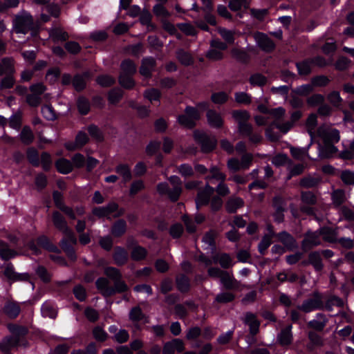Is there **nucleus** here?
Wrapping results in <instances>:
<instances>
[{
    "instance_id": "24",
    "label": "nucleus",
    "mask_w": 354,
    "mask_h": 354,
    "mask_svg": "<svg viewBox=\"0 0 354 354\" xmlns=\"http://www.w3.org/2000/svg\"><path fill=\"white\" fill-rule=\"evenodd\" d=\"M129 319L133 322H139L143 321L144 323H149V319L142 311L139 306L133 307L131 309L129 314Z\"/></svg>"
},
{
    "instance_id": "15",
    "label": "nucleus",
    "mask_w": 354,
    "mask_h": 354,
    "mask_svg": "<svg viewBox=\"0 0 354 354\" xmlns=\"http://www.w3.org/2000/svg\"><path fill=\"white\" fill-rule=\"evenodd\" d=\"M244 322L250 327V333L252 335H255L259 330L260 323L257 320L254 314L247 313L245 315Z\"/></svg>"
},
{
    "instance_id": "19",
    "label": "nucleus",
    "mask_w": 354,
    "mask_h": 354,
    "mask_svg": "<svg viewBox=\"0 0 354 354\" xmlns=\"http://www.w3.org/2000/svg\"><path fill=\"white\" fill-rule=\"evenodd\" d=\"M279 240L290 250L297 247L296 240L289 233L283 231L277 234Z\"/></svg>"
},
{
    "instance_id": "38",
    "label": "nucleus",
    "mask_w": 354,
    "mask_h": 354,
    "mask_svg": "<svg viewBox=\"0 0 354 354\" xmlns=\"http://www.w3.org/2000/svg\"><path fill=\"white\" fill-rule=\"evenodd\" d=\"M127 230L126 221L123 219L117 221L111 228V233L113 236L119 237L122 236Z\"/></svg>"
},
{
    "instance_id": "57",
    "label": "nucleus",
    "mask_w": 354,
    "mask_h": 354,
    "mask_svg": "<svg viewBox=\"0 0 354 354\" xmlns=\"http://www.w3.org/2000/svg\"><path fill=\"white\" fill-rule=\"evenodd\" d=\"M272 243L271 236L265 235L263 236L261 241L259 243L258 250L261 254L263 255L266 250L270 247Z\"/></svg>"
},
{
    "instance_id": "55",
    "label": "nucleus",
    "mask_w": 354,
    "mask_h": 354,
    "mask_svg": "<svg viewBox=\"0 0 354 354\" xmlns=\"http://www.w3.org/2000/svg\"><path fill=\"white\" fill-rule=\"evenodd\" d=\"M177 26L183 32L187 35L194 36L197 33L194 26L189 23L178 24Z\"/></svg>"
},
{
    "instance_id": "23",
    "label": "nucleus",
    "mask_w": 354,
    "mask_h": 354,
    "mask_svg": "<svg viewBox=\"0 0 354 354\" xmlns=\"http://www.w3.org/2000/svg\"><path fill=\"white\" fill-rule=\"evenodd\" d=\"M337 151L333 143L324 142V145L319 147V156L322 158L332 157Z\"/></svg>"
},
{
    "instance_id": "44",
    "label": "nucleus",
    "mask_w": 354,
    "mask_h": 354,
    "mask_svg": "<svg viewBox=\"0 0 354 354\" xmlns=\"http://www.w3.org/2000/svg\"><path fill=\"white\" fill-rule=\"evenodd\" d=\"M232 115L239 125L247 122L250 118V114L246 111H234Z\"/></svg>"
},
{
    "instance_id": "2",
    "label": "nucleus",
    "mask_w": 354,
    "mask_h": 354,
    "mask_svg": "<svg viewBox=\"0 0 354 354\" xmlns=\"http://www.w3.org/2000/svg\"><path fill=\"white\" fill-rule=\"evenodd\" d=\"M169 180L172 185V189L169 187L167 183H160L157 185V191L160 195L167 194L171 201L175 202L178 201L181 194L182 182L177 176H171Z\"/></svg>"
},
{
    "instance_id": "46",
    "label": "nucleus",
    "mask_w": 354,
    "mask_h": 354,
    "mask_svg": "<svg viewBox=\"0 0 354 354\" xmlns=\"http://www.w3.org/2000/svg\"><path fill=\"white\" fill-rule=\"evenodd\" d=\"M79 112L82 115H86L90 111V102L84 97H80L77 101Z\"/></svg>"
},
{
    "instance_id": "14",
    "label": "nucleus",
    "mask_w": 354,
    "mask_h": 354,
    "mask_svg": "<svg viewBox=\"0 0 354 354\" xmlns=\"http://www.w3.org/2000/svg\"><path fill=\"white\" fill-rule=\"evenodd\" d=\"M96 287L100 292L105 297L114 295L113 287L110 286L109 280L104 277L97 279Z\"/></svg>"
},
{
    "instance_id": "63",
    "label": "nucleus",
    "mask_w": 354,
    "mask_h": 354,
    "mask_svg": "<svg viewBox=\"0 0 354 354\" xmlns=\"http://www.w3.org/2000/svg\"><path fill=\"white\" fill-rule=\"evenodd\" d=\"M267 82V79L262 75L257 73L251 75L250 82L254 86H263Z\"/></svg>"
},
{
    "instance_id": "36",
    "label": "nucleus",
    "mask_w": 354,
    "mask_h": 354,
    "mask_svg": "<svg viewBox=\"0 0 354 354\" xmlns=\"http://www.w3.org/2000/svg\"><path fill=\"white\" fill-rule=\"evenodd\" d=\"M55 165L58 171L64 174L70 173L73 169L72 162L65 158L58 160Z\"/></svg>"
},
{
    "instance_id": "61",
    "label": "nucleus",
    "mask_w": 354,
    "mask_h": 354,
    "mask_svg": "<svg viewBox=\"0 0 354 354\" xmlns=\"http://www.w3.org/2000/svg\"><path fill=\"white\" fill-rule=\"evenodd\" d=\"M93 335L94 338L99 342L105 341L108 336L106 332L100 326H96L93 328Z\"/></svg>"
},
{
    "instance_id": "1",
    "label": "nucleus",
    "mask_w": 354,
    "mask_h": 354,
    "mask_svg": "<svg viewBox=\"0 0 354 354\" xmlns=\"http://www.w3.org/2000/svg\"><path fill=\"white\" fill-rule=\"evenodd\" d=\"M286 114V110L281 106L272 109L270 111V115L274 118L272 124L283 134L287 133L295 125V124L301 118V112L300 111H295L291 113L290 120H283V117Z\"/></svg>"
},
{
    "instance_id": "30",
    "label": "nucleus",
    "mask_w": 354,
    "mask_h": 354,
    "mask_svg": "<svg viewBox=\"0 0 354 354\" xmlns=\"http://www.w3.org/2000/svg\"><path fill=\"white\" fill-rule=\"evenodd\" d=\"M113 259L117 265H124L128 260V252L122 247H116L113 253Z\"/></svg>"
},
{
    "instance_id": "27",
    "label": "nucleus",
    "mask_w": 354,
    "mask_h": 354,
    "mask_svg": "<svg viewBox=\"0 0 354 354\" xmlns=\"http://www.w3.org/2000/svg\"><path fill=\"white\" fill-rule=\"evenodd\" d=\"M308 262L316 271H321L324 268L322 255L319 251L312 252L308 255Z\"/></svg>"
},
{
    "instance_id": "3",
    "label": "nucleus",
    "mask_w": 354,
    "mask_h": 354,
    "mask_svg": "<svg viewBox=\"0 0 354 354\" xmlns=\"http://www.w3.org/2000/svg\"><path fill=\"white\" fill-rule=\"evenodd\" d=\"M33 19L32 15L26 11L22 10L13 21V29L16 33L26 34L32 28Z\"/></svg>"
},
{
    "instance_id": "58",
    "label": "nucleus",
    "mask_w": 354,
    "mask_h": 354,
    "mask_svg": "<svg viewBox=\"0 0 354 354\" xmlns=\"http://www.w3.org/2000/svg\"><path fill=\"white\" fill-rule=\"evenodd\" d=\"M218 32L223 39L229 44H232L234 41V32L224 28H219Z\"/></svg>"
},
{
    "instance_id": "7",
    "label": "nucleus",
    "mask_w": 354,
    "mask_h": 354,
    "mask_svg": "<svg viewBox=\"0 0 354 354\" xmlns=\"http://www.w3.org/2000/svg\"><path fill=\"white\" fill-rule=\"evenodd\" d=\"M323 307L324 303L321 295L318 292H315L313 297L304 301L299 308L305 313H310L315 310L322 309Z\"/></svg>"
},
{
    "instance_id": "53",
    "label": "nucleus",
    "mask_w": 354,
    "mask_h": 354,
    "mask_svg": "<svg viewBox=\"0 0 354 354\" xmlns=\"http://www.w3.org/2000/svg\"><path fill=\"white\" fill-rule=\"evenodd\" d=\"M160 22L165 30L168 32L171 35H176L178 39L180 38V35L178 32L176 28L173 24L168 21V19H164Z\"/></svg>"
},
{
    "instance_id": "18",
    "label": "nucleus",
    "mask_w": 354,
    "mask_h": 354,
    "mask_svg": "<svg viewBox=\"0 0 354 354\" xmlns=\"http://www.w3.org/2000/svg\"><path fill=\"white\" fill-rule=\"evenodd\" d=\"M20 340L18 336H10L3 339L0 344V348L3 353H8L12 348L19 344Z\"/></svg>"
},
{
    "instance_id": "33",
    "label": "nucleus",
    "mask_w": 354,
    "mask_h": 354,
    "mask_svg": "<svg viewBox=\"0 0 354 354\" xmlns=\"http://www.w3.org/2000/svg\"><path fill=\"white\" fill-rule=\"evenodd\" d=\"M214 263H218L223 268H228L232 266V259L231 257L226 253L216 254L213 257Z\"/></svg>"
},
{
    "instance_id": "8",
    "label": "nucleus",
    "mask_w": 354,
    "mask_h": 354,
    "mask_svg": "<svg viewBox=\"0 0 354 354\" xmlns=\"http://www.w3.org/2000/svg\"><path fill=\"white\" fill-rule=\"evenodd\" d=\"M318 135L322 138L324 142L337 143L340 139L339 131L328 127H320L318 129Z\"/></svg>"
},
{
    "instance_id": "22",
    "label": "nucleus",
    "mask_w": 354,
    "mask_h": 354,
    "mask_svg": "<svg viewBox=\"0 0 354 354\" xmlns=\"http://www.w3.org/2000/svg\"><path fill=\"white\" fill-rule=\"evenodd\" d=\"M65 236L66 237L61 241L60 245L68 258L72 261H75L77 258V256L73 245H75L77 243H71L69 241L68 236Z\"/></svg>"
},
{
    "instance_id": "48",
    "label": "nucleus",
    "mask_w": 354,
    "mask_h": 354,
    "mask_svg": "<svg viewBox=\"0 0 354 354\" xmlns=\"http://www.w3.org/2000/svg\"><path fill=\"white\" fill-rule=\"evenodd\" d=\"M27 158L28 161L35 167L39 165V158L38 151L33 147L27 150Z\"/></svg>"
},
{
    "instance_id": "26",
    "label": "nucleus",
    "mask_w": 354,
    "mask_h": 354,
    "mask_svg": "<svg viewBox=\"0 0 354 354\" xmlns=\"http://www.w3.org/2000/svg\"><path fill=\"white\" fill-rule=\"evenodd\" d=\"M273 204L276 208V212L274 214V221L277 223H281L283 220V199L279 196H276L273 199Z\"/></svg>"
},
{
    "instance_id": "43",
    "label": "nucleus",
    "mask_w": 354,
    "mask_h": 354,
    "mask_svg": "<svg viewBox=\"0 0 354 354\" xmlns=\"http://www.w3.org/2000/svg\"><path fill=\"white\" fill-rule=\"evenodd\" d=\"M41 311L43 317H44L55 318L57 315L53 305L49 302H44L42 304Z\"/></svg>"
},
{
    "instance_id": "6",
    "label": "nucleus",
    "mask_w": 354,
    "mask_h": 354,
    "mask_svg": "<svg viewBox=\"0 0 354 354\" xmlns=\"http://www.w3.org/2000/svg\"><path fill=\"white\" fill-rule=\"evenodd\" d=\"M53 221L55 226L61 230L65 235L68 236L69 241L71 243H77V239L73 232L68 228L67 223L58 212H55L53 214Z\"/></svg>"
},
{
    "instance_id": "56",
    "label": "nucleus",
    "mask_w": 354,
    "mask_h": 354,
    "mask_svg": "<svg viewBox=\"0 0 354 354\" xmlns=\"http://www.w3.org/2000/svg\"><path fill=\"white\" fill-rule=\"evenodd\" d=\"M132 75L121 73L119 77L120 84L124 88H131L134 86Z\"/></svg>"
},
{
    "instance_id": "35",
    "label": "nucleus",
    "mask_w": 354,
    "mask_h": 354,
    "mask_svg": "<svg viewBox=\"0 0 354 354\" xmlns=\"http://www.w3.org/2000/svg\"><path fill=\"white\" fill-rule=\"evenodd\" d=\"M37 243L38 245L48 251L56 253L60 252L59 248L55 245L53 244L46 236H41L38 237L37 239Z\"/></svg>"
},
{
    "instance_id": "9",
    "label": "nucleus",
    "mask_w": 354,
    "mask_h": 354,
    "mask_svg": "<svg viewBox=\"0 0 354 354\" xmlns=\"http://www.w3.org/2000/svg\"><path fill=\"white\" fill-rule=\"evenodd\" d=\"M3 274L11 283L17 281H28L30 279L28 273H19L15 272L13 265L10 263L6 266Z\"/></svg>"
},
{
    "instance_id": "25",
    "label": "nucleus",
    "mask_w": 354,
    "mask_h": 354,
    "mask_svg": "<svg viewBox=\"0 0 354 354\" xmlns=\"http://www.w3.org/2000/svg\"><path fill=\"white\" fill-rule=\"evenodd\" d=\"M210 174L207 176L205 179L207 183L209 185V183H212L214 180L220 182H225L226 176L225 174L220 171V169L216 166H212L209 169Z\"/></svg>"
},
{
    "instance_id": "28",
    "label": "nucleus",
    "mask_w": 354,
    "mask_h": 354,
    "mask_svg": "<svg viewBox=\"0 0 354 354\" xmlns=\"http://www.w3.org/2000/svg\"><path fill=\"white\" fill-rule=\"evenodd\" d=\"M88 73H84L82 75H76L72 81L73 86L77 91H82L86 84V80L89 78Z\"/></svg>"
},
{
    "instance_id": "54",
    "label": "nucleus",
    "mask_w": 354,
    "mask_h": 354,
    "mask_svg": "<svg viewBox=\"0 0 354 354\" xmlns=\"http://www.w3.org/2000/svg\"><path fill=\"white\" fill-rule=\"evenodd\" d=\"M177 58L182 64L185 66L190 65L193 62L191 55L183 50H178Z\"/></svg>"
},
{
    "instance_id": "51",
    "label": "nucleus",
    "mask_w": 354,
    "mask_h": 354,
    "mask_svg": "<svg viewBox=\"0 0 354 354\" xmlns=\"http://www.w3.org/2000/svg\"><path fill=\"white\" fill-rule=\"evenodd\" d=\"M9 330L12 334V336H18L19 339L28 333V329L22 326L11 324L8 326Z\"/></svg>"
},
{
    "instance_id": "21",
    "label": "nucleus",
    "mask_w": 354,
    "mask_h": 354,
    "mask_svg": "<svg viewBox=\"0 0 354 354\" xmlns=\"http://www.w3.org/2000/svg\"><path fill=\"white\" fill-rule=\"evenodd\" d=\"M328 322V319L326 315L322 313H317L315 319L310 321L308 324V326L316 330L321 331L326 326Z\"/></svg>"
},
{
    "instance_id": "5",
    "label": "nucleus",
    "mask_w": 354,
    "mask_h": 354,
    "mask_svg": "<svg viewBox=\"0 0 354 354\" xmlns=\"http://www.w3.org/2000/svg\"><path fill=\"white\" fill-rule=\"evenodd\" d=\"M195 140L201 146L203 152H209L214 149L217 140L214 137H210L203 131H195L194 132Z\"/></svg>"
},
{
    "instance_id": "40",
    "label": "nucleus",
    "mask_w": 354,
    "mask_h": 354,
    "mask_svg": "<svg viewBox=\"0 0 354 354\" xmlns=\"http://www.w3.org/2000/svg\"><path fill=\"white\" fill-rule=\"evenodd\" d=\"M20 140L25 145H30L34 140V134L29 127H24L20 134Z\"/></svg>"
},
{
    "instance_id": "17",
    "label": "nucleus",
    "mask_w": 354,
    "mask_h": 354,
    "mask_svg": "<svg viewBox=\"0 0 354 354\" xmlns=\"http://www.w3.org/2000/svg\"><path fill=\"white\" fill-rule=\"evenodd\" d=\"M321 235L323 239L329 243H336L337 241V229L330 227H322L319 228Z\"/></svg>"
},
{
    "instance_id": "20",
    "label": "nucleus",
    "mask_w": 354,
    "mask_h": 354,
    "mask_svg": "<svg viewBox=\"0 0 354 354\" xmlns=\"http://www.w3.org/2000/svg\"><path fill=\"white\" fill-rule=\"evenodd\" d=\"M291 330L292 325H289L286 328L281 330V331L278 334L277 340L281 345L288 346L291 344L292 341V334Z\"/></svg>"
},
{
    "instance_id": "50",
    "label": "nucleus",
    "mask_w": 354,
    "mask_h": 354,
    "mask_svg": "<svg viewBox=\"0 0 354 354\" xmlns=\"http://www.w3.org/2000/svg\"><path fill=\"white\" fill-rule=\"evenodd\" d=\"M215 233L213 231L207 232L203 237V242L206 245V249L213 250L215 247Z\"/></svg>"
},
{
    "instance_id": "34",
    "label": "nucleus",
    "mask_w": 354,
    "mask_h": 354,
    "mask_svg": "<svg viewBox=\"0 0 354 354\" xmlns=\"http://www.w3.org/2000/svg\"><path fill=\"white\" fill-rule=\"evenodd\" d=\"M244 205L243 200L240 197H232L226 203V209L229 213H234Z\"/></svg>"
},
{
    "instance_id": "13",
    "label": "nucleus",
    "mask_w": 354,
    "mask_h": 354,
    "mask_svg": "<svg viewBox=\"0 0 354 354\" xmlns=\"http://www.w3.org/2000/svg\"><path fill=\"white\" fill-rule=\"evenodd\" d=\"M206 116L208 124L211 127L219 129L223 127L224 121L219 113L214 110L209 109L207 111Z\"/></svg>"
},
{
    "instance_id": "47",
    "label": "nucleus",
    "mask_w": 354,
    "mask_h": 354,
    "mask_svg": "<svg viewBox=\"0 0 354 354\" xmlns=\"http://www.w3.org/2000/svg\"><path fill=\"white\" fill-rule=\"evenodd\" d=\"M346 199L345 192L342 189H336L332 193L333 203L335 206L341 205Z\"/></svg>"
},
{
    "instance_id": "42",
    "label": "nucleus",
    "mask_w": 354,
    "mask_h": 354,
    "mask_svg": "<svg viewBox=\"0 0 354 354\" xmlns=\"http://www.w3.org/2000/svg\"><path fill=\"white\" fill-rule=\"evenodd\" d=\"M122 73L124 74L133 75L136 72V66L134 62L129 59L122 61L120 65Z\"/></svg>"
},
{
    "instance_id": "52",
    "label": "nucleus",
    "mask_w": 354,
    "mask_h": 354,
    "mask_svg": "<svg viewBox=\"0 0 354 354\" xmlns=\"http://www.w3.org/2000/svg\"><path fill=\"white\" fill-rule=\"evenodd\" d=\"M106 211L107 212L108 216H111L113 213L115 214L113 215L114 217H118L124 214V209H118V205L114 202L109 203L106 206L104 207Z\"/></svg>"
},
{
    "instance_id": "37",
    "label": "nucleus",
    "mask_w": 354,
    "mask_h": 354,
    "mask_svg": "<svg viewBox=\"0 0 354 354\" xmlns=\"http://www.w3.org/2000/svg\"><path fill=\"white\" fill-rule=\"evenodd\" d=\"M147 255V250L140 245H135L131 252V257L133 261H138L145 259Z\"/></svg>"
},
{
    "instance_id": "11",
    "label": "nucleus",
    "mask_w": 354,
    "mask_h": 354,
    "mask_svg": "<svg viewBox=\"0 0 354 354\" xmlns=\"http://www.w3.org/2000/svg\"><path fill=\"white\" fill-rule=\"evenodd\" d=\"M321 233L319 229L315 231H308L306 233L305 237L301 243V247L304 250H309L313 247L319 245L321 244Z\"/></svg>"
},
{
    "instance_id": "10",
    "label": "nucleus",
    "mask_w": 354,
    "mask_h": 354,
    "mask_svg": "<svg viewBox=\"0 0 354 354\" xmlns=\"http://www.w3.org/2000/svg\"><path fill=\"white\" fill-rule=\"evenodd\" d=\"M214 192V188L211 187L208 183H206L205 187L200 189L198 192L195 200L196 208L199 209L202 206L208 205Z\"/></svg>"
},
{
    "instance_id": "12",
    "label": "nucleus",
    "mask_w": 354,
    "mask_h": 354,
    "mask_svg": "<svg viewBox=\"0 0 354 354\" xmlns=\"http://www.w3.org/2000/svg\"><path fill=\"white\" fill-rule=\"evenodd\" d=\"M254 39L258 46L266 52H270L274 48L272 40L264 33L257 32Z\"/></svg>"
},
{
    "instance_id": "16",
    "label": "nucleus",
    "mask_w": 354,
    "mask_h": 354,
    "mask_svg": "<svg viewBox=\"0 0 354 354\" xmlns=\"http://www.w3.org/2000/svg\"><path fill=\"white\" fill-rule=\"evenodd\" d=\"M156 60L153 57H145L142 61V65L140 68V73L145 77H149L154 69Z\"/></svg>"
},
{
    "instance_id": "31",
    "label": "nucleus",
    "mask_w": 354,
    "mask_h": 354,
    "mask_svg": "<svg viewBox=\"0 0 354 354\" xmlns=\"http://www.w3.org/2000/svg\"><path fill=\"white\" fill-rule=\"evenodd\" d=\"M15 73L14 62L12 59L3 58L0 62V76L3 74L12 75Z\"/></svg>"
},
{
    "instance_id": "62",
    "label": "nucleus",
    "mask_w": 354,
    "mask_h": 354,
    "mask_svg": "<svg viewBox=\"0 0 354 354\" xmlns=\"http://www.w3.org/2000/svg\"><path fill=\"white\" fill-rule=\"evenodd\" d=\"M122 96V91L120 88H113L109 93V101L115 104L120 101Z\"/></svg>"
},
{
    "instance_id": "39",
    "label": "nucleus",
    "mask_w": 354,
    "mask_h": 354,
    "mask_svg": "<svg viewBox=\"0 0 354 354\" xmlns=\"http://www.w3.org/2000/svg\"><path fill=\"white\" fill-rule=\"evenodd\" d=\"M153 12L160 21L164 19H168L171 16V13L162 3L155 5L153 8Z\"/></svg>"
},
{
    "instance_id": "59",
    "label": "nucleus",
    "mask_w": 354,
    "mask_h": 354,
    "mask_svg": "<svg viewBox=\"0 0 354 354\" xmlns=\"http://www.w3.org/2000/svg\"><path fill=\"white\" fill-rule=\"evenodd\" d=\"M96 82L102 86H110L114 84L115 78L108 75H102L97 77Z\"/></svg>"
},
{
    "instance_id": "45",
    "label": "nucleus",
    "mask_w": 354,
    "mask_h": 354,
    "mask_svg": "<svg viewBox=\"0 0 354 354\" xmlns=\"http://www.w3.org/2000/svg\"><path fill=\"white\" fill-rule=\"evenodd\" d=\"M115 171L122 177L124 183L128 182L131 178V170L127 165H119L115 168Z\"/></svg>"
},
{
    "instance_id": "4",
    "label": "nucleus",
    "mask_w": 354,
    "mask_h": 354,
    "mask_svg": "<svg viewBox=\"0 0 354 354\" xmlns=\"http://www.w3.org/2000/svg\"><path fill=\"white\" fill-rule=\"evenodd\" d=\"M200 113L196 108L187 106L185 114L178 117L179 124L185 127L192 129L196 125V122L199 120Z\"/></svg>"
},
{
    "instance_id": "64",
    "label": "nucleus",
    "mask_w": 354,
    "mask_h": 354,
    "mask_svg": "<svg viewBox=\"0 0 354 354\" xmlns=\"http://www.w3.org/2000/svg\"><path fill=\"white\" fill-rule=\"evenodd\" d=\"M129 338V335L125 329H120L117 334L113 335V339L118 343L122 344L127 342Z\"/></svg>"
},
{
    "instance_id": "49",
    "label": "nucleus",
    "mask_w": 354,
    "mask_h": 354,
    "mask_svg": "<svg viewBox=\"0 0 354 354\" xmlns=\"http://www.w3.org/2000/svg\"><path fill=\"white\" fill-rule=\"evenodd\" d=\"M313 63L311 60H305L297 64V68L300 75H308L311 71Z\"/></svg>"
},
{
    "instance_id": "32",
    "label": "nucleus",
    "mask_w": 354,
    "mask_h": 354,
    "mask_svg": "<svg viewBox=\"0 0 354 354\" xmlns=\"http://www.w3.org/2000/svg\"><path fill=\"white\" fill-rule=\"evenodd\" d=\"M220 281L226 289H233L238 285V281L234 279L233 274L226 271L222 274Z\"/></svg>"
},
{
    "instance_id": "29",
    "label": "nucleus",
    "mask_w": 354,
    "mask_h": 354,
    "mask_svg": "<svg viewBox=\"0 0 354 354\" xmlns=\"http://www.w3.org/2000/svg\"><path fill=\"white\" fill-rule=\"evenodd\" d=\"M21 308L18 303L8 302L3 307V312L10 318H16L20 313Z\"/></svg>"
},
{
    "instance_id": "41",
    "label": "nucleus",
    "mask_w": 354,
    "mask_h": 354,
    "mask_svg": "<svg viewBox=\"0 0 354 354\" xmlns=\"http://www.w3.org/2000/svg\"><path fill=\"white\" fill-rule=\"evenodd\" d=\"M176 286L179 291L186 292L189 289V280L185 274L178 276L176 279Z\"/></svg>"
},
{
    "instance_id": "60",
    "label": "nucleus",
    "mask_w": 354,
    "mask_h": 354,
    "mask_svg": "<svg viewBox=\"0 0 354 354\" xmlns=\"http://www.w3.org/2000/svg\"><path fill=\"white\" fill-rule=\"evenodd\" d=\"M59 75L60 70L58 68H52L48 71L46 78L50 84H54Z\"/></svg>"
}]
</instances>
